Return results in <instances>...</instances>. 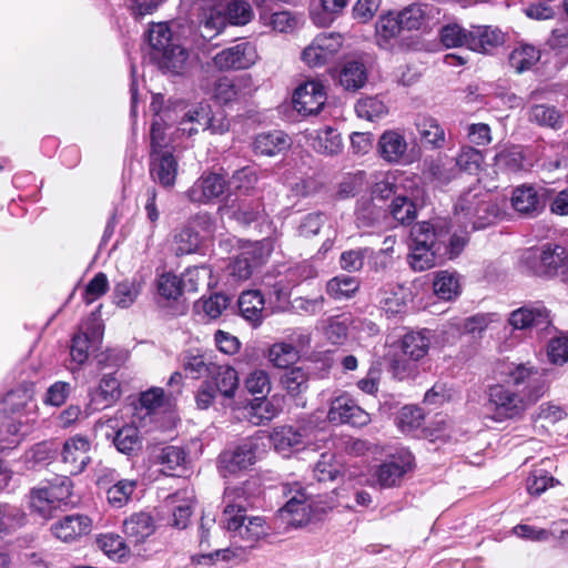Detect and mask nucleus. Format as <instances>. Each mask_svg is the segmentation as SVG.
Returning <instances> with one entry per match:
<instances>
[{
	"label": "nucleus",
	"instance_id": "obj_17",
	"mask_svg": "<svg viewBox=\"0 0 568 568\" xmlns=\"http://www.w3.org/2000/svg\"><path fill=\"white\" fill-rule=\"evenodd\" d=\"M515 329L545 331L551 324L549 311L540 303L524 305L513 311L508 318Z\"/></svg>",
	"mask_w": 568,
	"mask_h": 568
},
{
	"label": "nucleus",
	"instance_id": "obj_45",
	"mask_svg": "<svg viewBox=\"0 0 568 568\" xmlns=\"http://www.w3.org/2000/svg\"><path fill=\"white\" fill-rule=\"evenodd\" d=\"M260 19L264 24L272 28V30L280 33H288L294 31L298 26V19L291 11L282 10L273 13H267L266 8H260Z\"/></svg>",
	"mask_w": 568,
	"mask_h": 568
},
{
	"label": "nucleus",
	"instance_id": "obj_35",
	"mask_svg": "<svg viewBox=\"0 0 568 568\" xmlns=\"http://www.w3.org/2000/svg\"><path fill=\"white\" fill-rule=\"evenodd\" d=\"M432 337L429 329L413 331L405 334L402 339L403 353L413 361L422 359L428 353Z\"/></svg>",
	"mask_w": 568,
	"mask_h": 568
},
{
	"label": "nucleus",
	"instance_id": "obj_33",
	"mask_svg": "<svg viewBox=\"0 0 568 568\" xmlns=\"http://www.w3.org/2000/svg\"><path fill=\"white\" fill-rule=\"evenodd\" d=\"M528 120L541 128L559 130L564 124V115L557 106L536 103L529 108Z\"/></svg>",
	"mask_w": 568,
	"mask_h": 568
},
{
	"label": "nucleus",
	"instance_id": "obj_10",
	"mask_svg": "<svg viewBox=\"0 0 568 568\" xmlns=\"http://www.w3.org/2000/svg\"><path fill=\"white\" fill-rule=\"evenodd\" d=\"M91 449L92 444L87 436L77 434L67 438L60 452L64 470L70 475L83 473L91 463Z\"/></svg>",
	"mask_w": 568,
	"mask_h": 568
},
{
	"label": "nucleus",
	"instance_id": "obj_54",
	"mask_svg": "<svg viewBox=\"0 0 568 568\" xmlns=\"http://www.w3.org/2000/svg\"><path fill=\"white\" fill-rule=\"evenodd\" d=\"M540 59L539 51L529 44H524L516 48L509 57L510 65L518 72L523 73L532 65H535Z\"/></svg>",
	"mask_w": 568,
	"mask_h": 568
},
{
	"label": "nucleus",
	"instance_id": "obj_52",
	"mask_svg": "<svg viewBox=\"0 0 568 568\" xmlns=\"http://www.w3.org/2000/svg\"><path fill=\"white\" fill-rule=\"evenodd\" d=\"M435 294L445 301H452L460 292L459 281L455 273L438 272L433 283Z\"/></svg>",
	"mask_w": 568,
	"mask_h": 568
},
{
	"label": "nucleus",
	"instance_id": "obj_15",
	"mask_svg": "<svg viewBox=\"0 0 568 568\" xmlns=\"http://www.w3.org/2000/svg\"><path fill=\"white\" fill-rule=\"evenodd\" d=\"M327 418L332 423L349 424L355 427L366 426L371 422L369 414L346 395L332 400Z\"/></svg>",
	"mask_w": 568,
	"mask_h": 568
},
{
	"label": "nucleus",
	"instance_id": "obj_60",
	"mask_svg": "<svg viewBox=\"0 0 568 568\" xmlns=\"http://www.w3.org/2000/svg\"><path fill=\"white\" fill-rule=\"evenodd\" d=\"M483 162L484 155L479 150L469 145H464L460 148L455 165L460 171L475 174L479 171Z\"/></svg>",
	"mask_w": 568,
	"mask_h": 568
},
{
	"label": "nucleus",
	"instance_id": "obj_26",
	"mask_svg": "<svg viewBox=\"0 0 568 568\" xmlns=\"http://www.w3.org/2000/svg\"><path fill=\"white\" fill-rule=\"evenodd\" d=\"M252 146L255 154L274 156L286 151L291 146V140L283 131L274 130L257 134Z\"/></svg>",
	"mask_w": 568,
	"mask_h": 568
},
{
	"label": "nucleus",
	"instance_id": "obj_27",
	"mask_svg": "<svg viewBox=\"0 0 568 568\" xmlns=\"http://www.w3.org/2000/svg\"><path fill=\"white\" fill-rule=\"evenodd\" d=\"M154 521L148 513H136L131 515L123 523V531L129 544L139 546L154 532Z\"/></svg>",
	"mask_w": 568,
	"mask_h": 568
},
{
	"label": "nucleus",
	"instance_id": "obj_36",
	"mask_svg": "<svg viewBox=\"0 0 568 568\" xmlns=\"http://www.w3.org/2000/svg\"><path fill=\"white\" fill-rule=\"evenodd\" d=\"M281 383L287 394L296 400V406L304 407L306 400L303 394L308 388V375L301 367H294L283 374Z\"/></svg>",
	"mask_w": 568,
	"mask_h": 568
},
{
	"label": "nucleus",
	"instance_id": "obj_39",
	"mask_svg": "<svg viewBox=\"0 0 568 568\" xmlns=\"http://www.w3.org/2000/svg\"><path fill=\"white\" fill-rule=\"evenodd\" d=\"M303 438L304 432L290 425L275 428L271 435L274 448L283 454L291 449H300Z\"/></svg>",
	"mask_w": 568,
	"mask_h": 568
},
{
	"label": "nucleus",
	"instance_id": "obj_53",
	"mask_svg": "<svg viewBox=\"0 0 568 568\" xmlns=\"http://www.w3.org/2000/svg\"><path fill=\"white\" fill-rule=\"evenodd\" d=\"M223 13L233 26H245L254 17L253 8L247 0H229Z\"/></svg>",
	"mask_w": 568,
	"mask_h": 568
},
{
	"label": "nucleus",
	"instance_id": "obj_28",
	"mask_svg": "<svg viewBox=\"0 0 568 568\" xmlns=\"http://www.w3.org/2000/svg\"><path fill=\"white\" fill-rule=\"evenodd\" d=\"M240 314L254 327L264 318L265 300L258 290H248L241 293L237 301Z\"/></svg>",
	"mask_w": 568,
	"mask_h": 568
},
{
	"label": "nucleus",
	"instance_id": "obj_2",
	"mask_svg": "<svg viewBox=\"0 0 568 568\" xmlns=\"http://www.w3.org/2000/svg\"><path fill=\"white\" fill-rule=\"evenodd\" d=\"M225 507L222 514L223 528L230 532L232 542L242 549H252L265 536L267 528L262 517H246L245 513L253 505L248 484L229 486L224 490Z\"/></svg>",
	"mask_w": 568,
	"mask_h": 568
},
{
	"label": "nucleus",
	"instance_id": "obj_9",
	"mask_svg": "<svg viewBox=\"0 0 568 568\" xmlns=\"http://www.w3.org/2000/svg\"><path fill=\"white\" fill-rule=\"evenodd\" d=\"M272 251L273 243L270 239H264L250 245L229 264L230 277L236 282L250 278L254 270L267 260Z\"/></svg>",
	"mask_w": 568,
	"mask_h": 568
},
{
	"label": "nucleus",
	"instance_id": "obj_11",
	"mask_svg": "<svg viewBox=\"0 0 568 568\" xmlns=\"http://www.w3.org/2000/svg\"><path fill=\"white\" fill-rule=\"evenodd\" d=\"M258 443L246 439L232 449L224 450L219 456V470L222 476L234 475L255 464Z\"/></svg>",
	"mask_w": 568,
	"mask_h": 568
},
{
	"label": "nucleus",
	"instance_id": "obj_40",
	"mask_svg": "<svg viewBox=\"0 0 568 568\" xmlns=\"http://www.w3.org/2000/svg\"><path fill=\"white\" fill-rule=\"evenodd\" d=\"M442 262L443 260L439 252H437L436 244H433V246L410 245L408 263L414 271L423 272Z\"/></svg>",
	"mask_w": 568,
	"mask_h": 568
},
{
	"label": "nucleus",
	"instance_id": "obj_32",
	"mask_svg": "<svg viewBox=\"0 0 568 568\" xmlns=\"http://www.w3.org/2000/svg\"><path fill=\"white\" fill-rule=\"evenodd\" d=\"M207 381L212 382L216 392L225 398H233L239 387V376L235 368L229 365H217L213 367Z\"/></svg>",
	"mask_w": 568,
	"mask_h": 568
},
{
	"label": "nucleus",
	"instance_id": "obj_50",
	"mask_svg": "<svg viewBox=\"0 0 568 568\" xmlns=\"http://www.w3.org/2000/svg\"><path fill=\"white\" fill-rule=\"evenodd\" d=\"M466 237L458 234H450L448 230L440 229L439 243H437V252L442 260H453L457 257L466 245Z\"/></svg>",
	"mask_w": 568,
	"mask_h": 568
},
{
	"label": "nucleus",
	"instance_id": "obj_48",
	"mask_svg": "<svg viewBox=\"0 0 568 568\" xmlns=\"http://www.w3.org/2000/svg\"><path fill=\"white\" fill-rule=\"evenodd\" d=\"M251 409L258 419L256 424H264L280 414L282 410V399L276 396L271 398H266V396L255 397L251 403Z\"/></svg>",
	"mask_w": 568,
	"mask_h": 568
},
{
	"label": "nucleus",
	"instance_id": "obj_43",
	"mask_svg": "<svg viewBox=\"0 0 568 568\" xmlns=\"http://www.w3.org/2000/svg\"><path fill=\"white\" fill-rule=\"evenodd\" d=\"M154 459L162 465L161 471L163 474L173 476L174 470L184 466L186 453L179 446L168 445L158 450Z\"/></svg>",
	"mask_w": 568,
	"mask_h": 568
},
{
	"label": "nucleus",
	"instance_id": "obj_13",
	"mask_svg": "<svg viewBox=\"0 0 568 568\" xmlns=\"http://www.w3.org/2000/svg\"><path fill=\"white\" fill-rule=\"evenodd\" d=\"M256 59L255 45L242 41L216 53L213 63L220 70H241L252 67Z\"/></svg>",
	"mask_w": 568,
	"mask_h": 568
},
{
	"label": "nucleus",
	"instance_id": "obj_20",
	"mask_svg": "<svg viewBox=\"0 0 568 568\" xmlns=\"http://www.w3.org/2000/svg\"><path fill=\"white\" fill-rule=\"evenodd\" d=\"M178 161L171 151L150 153V175L164 187L175 184Z\"/></svg>",
	"mask_w": 568,
	"mask_h": 568
},
{
	"label": "nucleus",
	"instance_id": "obj_62",
	"mask_svg": "<svg viewBox=\"0 0 568 568\" xmlns=\"http://www.w3.org/2000/svg\"><path fill=\"white\" fill-rule=\"evenodd\" d=\"M148 40L152 48V53H159L174 43L172 32L165 22L153 23L149 29Z\"/></svg>",
	"mask_w": 568,
	"mask_h": 568
},
{
	"label": "nucleus",
	"instance_id": "obj_16",
	"mask_svg": "<svg viewBox=\"0 0 568 568\" xmlns=\"http://www.w3.org/2000/svg\"><path fill=\"white\" fill-rule=\"evenodd\" d=\"M226 184V180L221 174L203 173L185 195L192 203L209 204L224 194Z\"/></svg>",
	"mask_w": 568,
	"mask_h": 568
},
{
	"label": "nucleus",
	"instance_id": "obj_64",
	"mask_svg": "<svg viewBox=\"0 0 568 568\" xmlns=\"http://www.w3.org/2000/svg\"><path fill=\"white\" fill-rule=\"evenodd\" d=\"M547 43L564 62H568V22L554 29Z\"/></svg>",
	"mask_w": 568,
	"mask_h": 568
},
{
	"label": "nucleus",
	"instance_id": "obj_19",
	"mask_svg": "<svg viewBox=\"0 0 568 568\" xmlns=\"http://www.w3.org/2000/svg\"><path fill=\"white\" fill-rule=\"evenodd\" d=\"M408 143L405 136L396 130L382 133L377 142L378 155L389 164H399L407 158Z\"/></svg>",
	"mask_w": 568,
	"mask_h": 568
},
{
	"label": "nucleus",
	"instance_id": "obj_8",
	"mask_svg": "<svg viewBox=\"0 0 568 568\" xmlns=\"http://www.w3.org/2000/svg\"><path fill=\"white\" fill-rule=\"evenodd\" d=\"M523 262L537 276L552 277L568 272V252L558 244H547L541 250H529Z\"/></svg>",
	"mask_w": 568,
	"mask_h": 568
},
{
	"label": "nucleus",
	"instance_id": "obj_4",
	"mask_svg": "<svg viewBox=\"0 0 568 568\" xmlns=\"http://www.w3.org/2000/svg\"><path fill=\"white\" fill-rule=\"evenodd\" d=\"M337 501L333 496L307 494L298 484L286 504L278 509V516L290 527H302L312 519L333 509Z\"/></svg>",
	"mask_w": 568,
	"mask_h": 568
},
{
	"label": "nucleus",
	"instance_id": "obj_56",
	"mask_svg": "<svg viewBox=\"0 0 568 568\" xmlns=\"http://www.w3.org/2000/svg\"><path fill=\"white\" fill-rule=\"evenodd\" d=\"M270 362L278 368H287L298 359L297 349L288 343H275L268 349Z\"/></svg>",
	"mask_w": 568,
	"mask_h": 568
},
{
	"label": "nucleus",
	"instance_id": "obj_55",
	"mask_svg": "<svg viewBox=\"0 0 568 568\" xmlns=\"http://www.w3.org/2000/svg\"><path fill=\"white\" fill-rule=\"evenodd\" d=\"M443 226L433 225L429 222H420L415 224L410 230V245L433 246L439 243V232Z\"/></svg>",
	"mask_w": 568,
	"mask_h": 568
},
{
	"label": "nucleus",
	"instance_id": "obj_44",
	"mask_svg": "<svg viewBox=\"0 0 568 568\" xmlns=\"http://www.w3.org/2000/svg\"><path fill=\"white\" fill-rule=\"evenodd\" d=\"M406 180L403 173L387 172L375 183L373 194L382 200L396 197L398 194H403L402 189H405Z\"/></svg>",
	"mask_w": 568,
	"mask_h": 568
},
{
	"label": "nucleus",
	"instance_id": "obj_22",
	"mask_svg": "<svg viewBox=\"0 0 568 568\" xmlns=\"http://www.w3.org/2000/svg\"><path fill=\"white\" fill-rule=\"evenodd\" d=\"M468 41L469 50L487 53L501 45L505 41V36L496 27L474 26L468 30Z\"/></svg>",
	"mask_w": 568,
	"mask_h": 568
},
{
	"label": "nucleus",
	"instance_id": "obj_42",
	"mask_svg": "<svg viewBox=\"0 0 568 568\" xmlns=\"http://www.w3.org/2000/svg\"><path fill=\"white\" fill-rule=\"evenodd\" d=\"M359 285L358 278L341 274L326 283V293L336 301L349 300L357 293Z\"/></svg>",
	"mask_w": 568,
	"mask_h": 568
},
{
	"label": "nucleus",
	"instance_id": "obj_61",
	"mask_svg": "<svg viewBox=\"0 0 568 568\" xmlns=\"http://www.w3.org/2000/svg\"><path fill=\"white\" fill-rule=\"evenodd\" d=\"M136 483L130 479H120L106 490V498L111 506L121 508L129 501Z\"/></svg>",
	"mask_w": 568,
	"mask_h": 568
},
{
	"label": "nucleus",
	"instance_id": "obj_47",
	"mask_svg": "<svg viewBox=\"0 0 568 568\" xmlns=\"http://www.w3.org/2000/svg\"><path fill=\"white\" fill-rule=\"evenodd\" d=\"M142 282L136 277L125 278L115 284L113 291V300L116 306L121 308L130 307L141 292Z\"/></svg>",
	"mask_w": 568,
	"mask_h": 568
},
{
	"label": "nucleus",
	"instance_id": "obj_59",
	"mask_svg": "<svg viewBox=\"0 0 568 568\" xmlns=\"http://www.w3.org/2000/svg\"><path fill=\"white\" fill-rule=\"evenodd\" d=\"M212 270L206 265L194 266L187 268L182 275V286L184 292H197L202 284L210 285Z\"/></svg>",
	"mask_w": 568,
	"mask_h": 568
},
{
	"label": "nucleus",
	"instance_id": "obj_46",
	"mask_svg": "<svg viewBox=\"0 0 568 568\" xmlns=\"http://www.w3.org/2000/svg\"><path fill=\"white\" fill-rule=\"evenodd\" d=\"M215 363L206 354L185 353L182 358V367L185 374L194 379L210 376Z\"/></svg>",
	"mask_w": 568,
	"mask_h": 568
},
{
	"label": "nucleus",
	"instance_id": "obj_63",
	"mask_svg": "<svg viewBox=\"0 0 568 568\" xmlns=\"http://www.w3.org/2000/svg\"><path fill=\"white\" fill-rule=\"evenodd\" d=\"M113 443L119 452L130 455L140 446L138 428L134 426L120 428L114 436Z\"/></svg>",
	"mask_w": 568,
	"mask_h": 568
},
{
	"label": "nucleus",
	"instance_id": "obj_25",
	"mask_svg": "<svg viewBox=\"0 0 568 568\" xmlns=\"http://www.w3.org/2000/svg\"><path fill=\"white\" fill-rule=\"evenodd\" d=\"M403 31L420 30L425 28L435 13H438L436 8L427 3H413L405 7L403 10L395 12Z\"/></svg>",
	"mask_w": 568,
	"mask_h": 568
},
{
	"label": "nucleus",
	"instance_id": "obj_5",
	"mask_svg": "<svg viewBox=\"0 0 568 568\" xmlns=\"http://www.w3.org/2000/svg\"><path fill=\"white\" fill-rule=\"evenodd\" d=\"M150 109L154 113L150 132L151 153L169 151L166 130L173 124L179 126V122L182 120L183 100L170 99L165 103L164 97L156 94L152 98Z\"/></svg>",
	"mask_w": 568,
	"mask_h": 568
},
{
	"label": "nucleus",
	"instance_id": "obj_37",
	"mask_svg": "<svg viewBox=\"0 0 568 568\" xmlns=\"http://www.w3.org/2000/svg\"><path fill=\"white\" fill-rule=\"evenodd\" d=\"M161 69H165L172 73L180 74L189 58L187 51L179 44L172 43L159 53H151Z\"/></svg>",
	"mask_w": 568,
	"mask_h": 568
},
{
	"label": "nucleus",
	"instance_id": "obj_29",
	"mask_svg": "<svg viewBox=\"0 0 568 568\" xmlns=\"http://www.w3.org/2000/svg\"><path fill=\"white\" fill-rule=\"evenodd\" d=\"M307 140L312 148L321 154L335 155L343 149L341 134L331 125L310 132Z\"/></svg>",
	"mask_w": 568,
	"mask_h": 568
},
{
	"label": "nucleus",
	"instance_id": "obj_31",
	"mask_svg": "<svg viewBox=\"0 0 568 568\" xmlns=\"http://www.w3.org/2000/svg\"><path fill=\"white\" fill-rule=\"evenodd\" d=\"M511 205L523 215L538 214L542 209V202L538 191L532 185H520L513 191Z\"/></svg>",
	"mask_w": 568,
	"mask_h": 568
},
{
	"label": "nucleus",
	"instance_id": "obj_1",
	"mask_svg": "<svg viewBox=\"0 0 568 568\" xmlns=\"http://www.w3.org/2000/svg\"><path fill=\"white\" fill-rule=\"evenodd\" d=\"M544 389L542 376L535 367L516 365L508 372L507 385L489 387L485 404L487 416L495 422L517 418L541 397Z\"/></svg>",
	"mask_w": 568,
	"mask_h": 568
},
{
	"label": "nucleus",
	"instance_id": "obj_49",
	"mask_svg": "<svg viewBox=\"0 0 568 568\" xmlns=\"http://www.w3.org/2000/svg\"><path fill=\"white\" fill-rule=\"evenodd\" d=\"M98 547L111 559L121 560L131 551V544L116 534H104L97 539Z\"/></svg>",
	"mask_w": 568,
	"mask_h": 568
},
{
	"label": "nucleus",
	"instance_id": "obj_58",
	"mask_svg": "<svg viewBox=\"0 0 568 568\" xmlns=\"http://www.w3.org/2000/svg\"><path fill=\"white\" fill-rule=\"evenodd\" d=\"M240 85L237 80L230 77H220L215 80L213 87V98L222 104H227L237 99Z\"/></svg>",
	"mask_w": 568,
	"mask_h": 568
},
{
	"label": "nucleus",
	"instance_id": "obj_14",
	"mask_svg": "<svg viewBox=\"0 0 568 568\" xmlns=\"http://www.w3.org/2000/svg\"><path fill=\"white\" fill-rule=\"evenodd\" d=\"M326 102L324 85L316 80L300 84L293 94L294 109L303 115L317 114Z\"/></svg>",
	"mask_w": 568,
	"mask_h": 568
},
{
	"label": "nucleus",
	"instance_id": "obj_3",
	"mask_svg": "<svg viewBox=\"0 0 568 568\" xmlns=\"http://www.w3.org/2000/svg\"><path fill=\"white\" fill-rule=\"evenodd\" d=\"M498 207L478 189L464 192L454 206V222L465 232L480 230L494 222Z\"/></svg>",
	"mask_w": 568,
	"mask_h": 568
},
{
	"label": "nucleus",
	"instance_id": "obj_34",
	"mask_svg": "<svg viewBox=\"0 0 568 568\" xmlns=\"http://www.w3.org/2000/svg\"><path fill=\"white\" fill-rule=\"evenodd\" d=\"M122 395L119 379L113 374H104L99 386L90 393L91 402L101 407H109Z\"/></svg>",
	"mask_w": 568,
	"mask_h": 568
},
{
	"label": "nucleus",
	"instance_id": "obj_41",
	"mask_svg": "<svg viewBox=\"0 0 568 568\" xmlns=\"http://www.w3.org/2000/svg\"><path fill=\"white\" fill-rule=\"evenodd\" d=\"M367 71L361 61H346L339 72V83L348 91H357L365 85Z\"/></svg>",
	"mask_w": 568,
	"mask_h": 568
},
{
	"label": "nucleus",
	"instance_id": "obj_51",
	"mask_svg": "<svg viewBox=\"0 0 568 568\" xmlns=\"http://www.w3.org/2000/svg\"><path fill=\"white\" fill-rule=\"evenodd\" d=\"M389 213L402 225H409L417 217L415 203L405 194H398L393 199Z\"/></svg>",
	"mask_w": 568,
	"mask_h": 568
},
{
	"label": "nucleus",
	"instance_id": "obj_12",
	"mask_svg": "<svg viewBox=\"0 0 568 568\" xmlns=\"http://www.w3.org/2000/svg\"><path fill=\"white\" fill-rule=\"evenodd\" d=\"M343 45V37L335 32H322L302 52L310 67H321L332 60Z\"/></svg>",
	"mask_w": 568,
	"mask_h": 568
},
{
	"label": "nucleus",
	"instance_id": "obj_6",
	"mask_svg": "<svg viewBox=\"0 0 568 568\" xmlns=\"http://www.w3.org/2000/svg\"><path fill=\"white\" fill-rule=\"evenodd\" d=\"M230 128V123L222 109L213 111L207 103L189 106L183 101L182 120L179 122L176 133L192 136L202 131H211L213 134H222Z\"/></svg>",
	"mask_w": 568,
	"mask_h": 568
},
{
	"label": "nucleus",
	"instance_id": "obj_7",
	"mask_svg": "<svg viewBox=\"0 0 568 568\" xmlns=\"http://www.w3.org/2000/svg\"><path fill=\"white\" fill-rule=\"evenodd\" d=\"M72 480L68 476H57L48 486L32 489L30 508L40 517L48 519L53 511L71 504Z\"/></svg>",
	"mask_w": 568,
	"mask_h": 568
},
{
	"label": "nucleus",
	"instance_id": "obj_57",
	"mask_svg": "<svg viewBox=\"0 0 568 568\" xmlns=\"http://www.w3.org/2000/svg\"><path fill=\"white\" fill-rule=\"evenodd\" d=\"M314 477L320 483L333 481L341 474V465L332 453H323L313 468Z\"/></svg>",
	"mask_w": 568,
	"mask_h": 568
},
{
	"label": "nucleus",
	"instance_id": "obj_30",
	"mask_svg": "<svg viewBox=\"0 0 568 568\" xmlns=\"http://www.w3.org/2000/svg\"><path fill=\"white\" fill-rule=\"evenodd\" d=\"M376 42L379 48L390 50L397 42L403 29L394 11L382 14L376 22Z\"/></svg>",
	"mask_w": 568,
	"mask_h": 568
},
{
	"label": "nucleus",
	"instance_id": "obj_21",
	"mask_svg": "<svg viewBox=\"0 0 568 568\" xmlns=\"http://www.w3.org/2000/svg\"><path fill=\"white\" fill-rule=\"evenodd\" d=\"M91 530V519L85 515L74 514L63 517L52 525V534L64 542H70Z\"/></svg>",
	"mask_w": 568,
	"mask_h": 568
},
{
	"label": "nucleus",
	"instance_id": "obj_38",
	"mask_svg": "<svg viewBox=\"0 0 568 568\" xmlns=\"http://www.w3.org/2000/svg\"><path fill=\"white\" fill-rule=\"evenodd\" d=\"M410 466V456L407 460H389L378 466L375 476L381 487H394L402 480Z\"/></svg>",
	"mask_w": 568,
	"mask_h": 568
},
{
	"label": "nucleus",
	"instance_id": "obj_18",
	"mask_svg": "<svg viewBox=\"0 0 568 568\" xmlns=\"http://www.w3.org/2000/svg\"><path fill=\"white\" fill-rule=\"evenodd\" d=\"M407 298V290L396 282L383 284L374 296L377 307L387 317H394L403 314L406 310Z\"/></svg>",
	"mask_w": 568,
	"mask_h": 568
},
{
	"label": "nucleus",
	"instance_id": "obj_23",
	"mask_svg": "<svg viewBox=\"0 0 568 568\" xmlns=\"http://www.w3.org/2000/svg\"><path fill=\"white\" fill-rule=\"evenodd\" d=\"M415 126L424 148L443 149L446 144V133L439 121L429 115H418Z\"/></svg>",
	"mask_w": 568,
	"mask_h": 568
},
{
	"label": "nucleus",
	"instance_id": "obj_24",
	"mask_svg": "<svg viewBox=\"0 0 568 568\" xmlns=\"http://www.w3.org/2000/svg\"><path fill=\"white\" fill-rule=\"evenodd\" d=\"M101 334V323L99 318L93 317L87 326V332H80L72 338L70 348V356L72 361L78 365L85 363L89 358L93 339H99Z\"/></svg>",
	"mask_w": 568,
	"mask_h": 568
}]
</instances>
